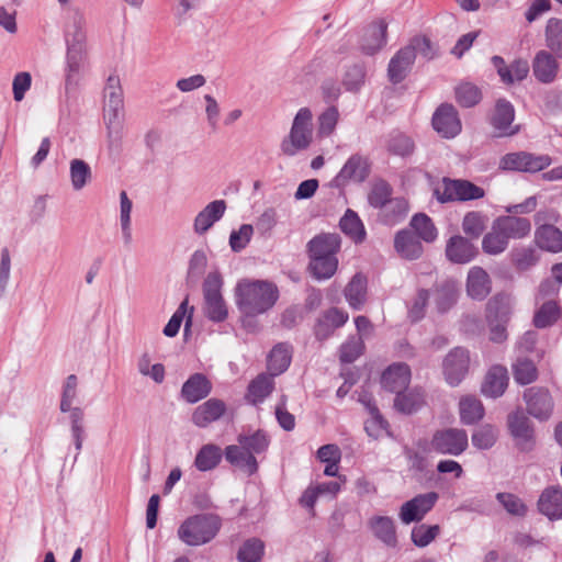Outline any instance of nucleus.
Returning <instances> with one entry per match:
<instances>
[{
  "label": "nucleus",
  "mask_w": 562,
  "mask_h": 562,
  "mask_svg": "<svg viewBox=\"0 0 562 562\" xmlns=\"http://www.w3.org/2000/svg\"><path fill=\"white\" fill-rule=\"evenodd\" d=\"M341 232L353 243L361 244L367 236L364 225L358 214L348 209L339 221Z\"/></svg>",
  "instance_id": "37"
},
{
  "label": "nucleus",
  "mask_w": 562,
  "mask_h": 562,
  "mask_svg": "<svg viewBox=\"0 0 562 562\" xmlns=\"http://www.w3.org/2000/svg\"><path fill=\"white\" fill-rule=\"evenodd\" d=\"M370 175V162L359 154L351 155L333 180L337 188L355 182H363Z\"/></svg>",
  "instance_id": "10"
},
{
  "label": "nucleus",
  "mask_w": 562,
  "mask_h": 562,
  "mask_svg": "<svg viewBox=\"0 0 562 562\" xmlns=\"http://www.w3.org/2000/svg\"><path fill=\"white\" fill-rule=\"evenodd\" d=\"M224 456L227 462L240 468L247 472L248 475L255 474L258 470V462L255 456L247 451L240 443L227 446Z\"/></svg>",
  "instance_id": "30"
},
{
  "label": "nucleus",
  "mask_w": 562,
  "mask_h": 562,
  "mask_svg": "<svg viewBox=\"0 0 562 562\" xmlns=\"http://www.w3.org/2000/svg\"><path fill=\"white\" fill-rule=\"evenodd\" d=\"M439 526L418 525L412 530V541L419 548L427 547L439 535Z\"/></svg>",
  "instance_id": "55"
},
{
  "label": "nucleus",
  "mask_w": 562,
  "mask_h": 562,
  "mask_svg": "<svg viewBox=\"0 0 562 562\" xmlns=\"http://www.w3.org/2000/svg\"><path fill=\"white\" fill-rule=\"evenodd\" d=\"M460 417L463 424L472 425L484 416V408L482 403L472 396H465L459 403Z\"/></svg>",
  "instance_id": "42"
},
{
  "label": "nucleus",
  "mask_w": 562,
  "mask_h": 562,
  "mask_svg": "<svg viewBox=\"0 0 562 562\" xmlns=\"http://www.w3.org/2000/svg\"><path fill=\"white\" fill-rule=\"evenodd\" d=\"M507 247V239L496 223L493 222L490 232H487L482 238V250L486 255L497 256L503 254Z\"/></svg>",
  "instance_id": "40"
},
{
  "label": "nucleus",
  "mask_w": 562,
  "mask_h": 562,
  "mask_svg": "<svg viewBox=\"0 0 562 562\" xmlns=\"http://www.w3.org/2000/svg\"><path fill=\"white\" fill-rule=\"evenodd\" d=\"M425 404L424 393L419 390H413L408 393H401L394 400V406L398 412L412 414Z\"/></svg>",
  "instance_id": "45"
},
{
  "label": "nucleus",
  "mask_w": 562,
  "mask_h": 562,
  "mask_svg": "<svg viewBox=\"0 0 562 562\" xmlns=\"http://www.w3.org/2000/svg\"><path fill=\"white\" fill-rule=\"evenodd\" d=\"M254 228L250 224H243L237 231H233L229 236V246L233 251L239 252L249 244Z\"/></svg>",
  "instance_id": "58"
},
{
  "label": "nucleus",
  "mask_w": 562,
  "mask_h": 562,
  "mask_svg": "<svg viewBox=\"0 0 562 562\" xmlns=\"http://www.w3.org/2000/svg\"><path fill=\"white\" fill-rule=\"evenodd\" d=\"M559 64L555 57L547 50L536 54L532 61V72L536 79L542 83L552 82L558 75Z\"/></svg>",
  "instance_id": "24"
},
{
  "label": "nucleus",
  "mask_w": 562,
  "mask_h": 562,
  "mask_svg": "<svg viewBox=\"0 0 562 562\" xmlns=\"http://www.w3.org/2000/svg\"><path fill=\"white\" fill-rule=\"evenodd\" d=\"M339 113L335 106L328 108L318 117V134L328 136L330 135L338 122Z\"/></svg>",
  "instance_id": "62"
},
{
  "label": "nucleus",
  "mask_w": 562,
  "mask_h": 562,
  "mask_svg": "<svg viewBox=\"0 0 562 562\" xmlns=\"http://www.w3.org/2000/svg\"><path fill=\"white\" fill-rule=\"evenodd\" d=\"M70 181L74 190L80 191L91 180L92 172L90 166L82 159H72L70 161Z\"/></svg>",
  "instance_id": "44"
},
{
  "label": "nucleus",
  "mask_w": 562,
  "mask_h": 562,
  "mask_svg": "<svg viewBox=\"0 0 562 562\" xmlns=\"http://www.w3.org/2000/svg\"><path fill=\"white\" fill-rule=\"evenodd\" d=\"M120 220L121 226L124 235V239L128 243L132 238L131 234V212H132V201L128 199L125 191L120 193Z\"/></svg>",
  "instance_id": "59"
},
{
  "label": "nucleus",
  "mask_w": 562,
  "mask_h": 562,
  "mask_svg": "<svg viewBox=\"0 0 562 562\" xmlns=\"http://www.w3.org/2000/svg\"><path fill=\"white\" fill-rule=\"evenodd\" d=\"M436 492L418 494L412 499L405 502L400 508V519L403 524L409 525L414 521H420L438 501Z\"/></svg>",
  "instance_id": "11"
},
{
  "label": "nucleus",
  "mask_w": 562,
  "mask_h": 562,
  "mask_svg": "<svg viewBox=\"0 0 562 562\" xmlns=\"http://www.w3.org/2000/svg\"><path fill=\"white\" fill-rule=\"evenodd\" d=\"M480 89L470 82H463L456 88V99L461 106L471 108L480 102Z\"/></svg>",
  "instance_id": "51"
},
{
  "label": "nucleus",
  "mask_w": 562,
  "mask_h": 562,
  "mask_svg": "<svg viewBox=\"0 0 562 562\" xmlns=\"http://www.w3.org/2000/svg\"><path fill=\"white\" fill-rule=\"evenodd\" d=\"M513 265L519 270H527L538 262V256L532 248H520L512 252Z\"/></svg>",
  "instance_id": "61"
},
{
  "label": "nucleus",
  "mask_w": 562,
  "mask_h": 562,
  "mask_svg": "<svg viewBox=\"0 0 562 562\" xmlns=\"http://www.w3.org/2000/svg\"><path fill=\"white\" fill-rule=\"evenodd\" d=\"M496 499L502 504L504 509L512 516L524 517L528 512L527 505L524 501L512 493H497Z\"/></svg>",
  "instance_id": "53"
},
{
  "label": "nucleus",
  "mask_w": 562,
  "mask_h": 562,
  "mask_svg": "<svg viewBox=\"0 0 562 562\" xmlns=\"http://www.w3.org/2000/svg\"><path fill=\"white\" fill-rule=\"evenodd\" d=\"M539 513L550 520L562 518V488L560 486L546 487L537 502Z\"/></svg>",
  "instance_id": "16"
},
{
  "label": "nucleus",
  "mask_w": 562,
  "mask_h": 562,
  "mask_svg": "<svg viewBox=\"0 0 562 562\" xmlns=\"http://www.w3.org/2000/svg\"><path fill=\"white\" fill-rule=\"evenodd\" d=\"M411 381V369L406 363L390 366L382 374V386L397 395L408 386Z\"/></svg>",
  "instance_id": "18"
},
{
  "label": "nucleus",
  "mask_w": 562,
  "mask_h": 562,
  "mask_svg": "<svg viewBox=\"0 0 562 562\" xmlns=\"http://www.w3.org/2000/svg\"><path fill=\"white\" fill-rule=\"evenodd\" d=\"M548 155H536L528 151H516L504 155L499 160V169L517 172H538L551 165Z\"/></svg>",
  "instance_id": "7"
},
{
  "label": "nucleus",
  "mask_w": 562,
  "mask_h": 562,
  "mask_svg": "<svg viewBox=\"0 0 562 562\" xmlns=\"http://www.w3.org/2000/svg\"><path fill=\"white\" fill-rule=\"evenodd\" d=\"M273 376L274 375H271V373H260L257 375L248 385L246 400L254 405L263 402L273 391Z\"/></svg>",
  "instance_id": "36"
},
{
  "label": "nucleus",
  "mask_w": 562,
  "mask_h": 562,
  "mask_svg": "<svg viewBox=\"0 0 562 562\" xmlns=\"http://www.w3.org/2000/svg\"><path fill=\"white\" fill-rule=\"evenodd\" d=\"M515 109L513 104L505 100L498 99L491 115L490 122L497 137H508L519 132V126L514 125Z\"/></svg>",
  "instance_id": "12"
},
{
  "label": "nucleus",
  "mask_w": 562,
  "mask_h": 562,
  "mask_svg": "<svg viewBox=\"0 0 562 562\" xmlns=\"http://www.w3.org/2000/svg\"><path fill=\"white\" fill-rule=\"evenodd\" d=\"M391 193L392 190L385 181H378L369 192V204L375 209L383 207L390 201Z\"/></svg>",
  "instance_id": "57"
},
{
  "label": "nucleus",
  "mask_w": 562,
  "mask_h": 562,
  "mask_svg": "<svg viewBox=\"0 0 562 562\" xmlns=\"http://www.w3.org/2000/svg\"><path fill=\"white\" fill-rule=\"evenodd\" d=\"M527 411L535 418L548 419L553 411V400L549 391L543 387H529L524 393Z\"/></svg>",
  "instance_id": "14"
},
{
  "label": "nucleus",
  "mask_w": 562,
  "mask_h": 562,
  "mask_svg": "<svg viewBox=\"0 0 562 562\" xmlns=\"http://www.w3.org/2000/svg\"><path fill=\"white\" fill-rule=\"evenodd\" d=\"M364 349L362 337H351L340 347L339 359L344 363H351L361 356Z\"/></svg>",
  "instance_id": "56"
},
{
  "label": "nucleus",
  "mask_w": 562,
  "mask_h": 562,
  "mask_svg": "<svg viewBox=\"0 0 562 562\" xmlns=\"http://www.w3.org/2000/svg\"><path fill=\"white\" fill-rule=\"evenodd\" d=\"M222 457L223 452L218 446L207 443L202 446L198 451L194 459V465L199 471H211L220 464Z\"/></svg>",
  "instance_id": "38"
},
{
  "label": "nucleus",
  "mask_w": 562,
  "mask_h": 562,
  "mask_svg": "<svg viewBox=\"0 0 562 562\" xmlns=\"http://www.w3.org/2000/svg\"><path fill=\"white\" fill-rule=\"evenodd\" d=\"M469 439L465 430L448 428L434 434L430 446L440 454L459 456L468 448Z\"/></svg>",
  "instance_id": "9"
},
{
  "label": "nucleus",
  "mask_w": 562,
  "mask_h": 562,
  "mask_svg": "<svg viewBox=\"0 0 562 562\" xmlns=\"http://www.w3.org/2000/svg\"><path fill=\"white\" fill-rule=\"evenodd\" d=\"M445 252L449 261L464 265L476 257L477 248L468 238L454 235L448 239Z\"/></svg>",
  "instance_id": "15"
},
{
  "label": "nucleus",
  "mask_w": 562,
  "mask_h": 562,
  "mask_svg": "<svg viewBox=\"0 0 562 562\" xmlns=\"http://www.w3.org/2000/svg\"><path fill=\"white\" fill-rule=\"evenodd\" d=\"M536 245L549 252L562 251V232L550 224H544L538 227L535 232Z\"/></svg>",
  "instance_id": "32"
},
{
  "label": "nucleus",
  "mask_w": 562,
  "mask_h": 562,
  "mask_svg": "<svg viewBox=\"0 0 562 562\" xmlns=\"http://www.w3.org/2000/svg\"><path fill=\"white\" fill-rule=\"evenodd\" d=\"M124 102L123 100L105 101L104 121L108 136L111 140H120L123 131Z\"/></svg>",
  "instance_id": "23"
},
{
  "label": "nucleus",
  "mask_w": 562,
  "mask_h": 562,
  "mask_svg": "<svg viewBox=\"0 0 562 562\" xmlns=\"http://www.w3.org/2000/svg\"><path fill=\"white\" fill-rule=\"evenodd\" d=\"M226 412V404L218 398H210L196 406L192 413V423L199 428H205L218 420Z\"/></svg>",
  "instance_id": "17"
},
{
  "label": "nucleus",
  "mask_w": 562,
  "mask_h": 562,
  "mask_svg": "<svg viewBox=\"0 0 562 562\" xmlns=\"http://www.w3.org/2000/svg\"><path fill=\"white\" fill-rule=\"evenodd\" d=\"M361 401L368 406L372 415L371 419L366 423L364 429L370 437L378 439L386 429L387 423L380 415L378 407L371 404V400L368 402L364 400Z\"/></svg>",
  "instance_id": "54"
},
{
  "label": "nucleus",
  "mask_w": 562,
  "mask_h": 562,
  "mask_svg": "<svg viewBox=\"0 0 562 562\" xmlns=\"http://www.w3.org/2000/svg\"><path fill=\"white\" fill-rule=\"evenodd\" d=\"M221 529V519L211 514L187 518L178 528L179 539L188 546L198 547L213 540Z\"/></svg>",
  "instance_id": "3"
},
{
  "label": "nucleus",
  "mask_w": 562,
  "mask_h": 562,
  "mask_svg": "<svg viewBox=\"0 0 562 562\" xmlns=\"http://www.w3.org/2000/svg\"><path fill=\"white\" fill-rule=\"evenodd\" d=\"M237 442L240 443L252 456H255L267 450L269 446V438L265 431L257 430L251 435H238Z\"/></svg>",
  "instance_id": "47"
},
{
  "label": "nucleus",
  "mask_w": 562,
  "mask_h": 562,
  "mask_svg": "<svg viewBox=\"0 0 562 562\" xmlns=\"http://www.w3.org/2000/svg\"><path fill=\"white\" fill-rule=\"evenodd\" d=\"M223 279L218 271L207 274L203 282L205 314L213 322H223L227 317V307L222 296Z\"/></svg>",
  "instance_id": "6"
},
{
  "label": "nucleus",
  "mask_w": 562,
  "mask_h": 562,
  "mask_svg": "<svg viewBox=\"0 0 562 562\" xmlns=\"http://www.w3.org/2000/svg\"><path fill=\"white\" fill-rule=\"evenodd\" d=\"M457 299V291L452 283H445L436 290V304L440 312H445L450 308Z\"/></svg>",
  "instance_id": "60"
},
{
  "label": "nucleus",
  "mask_w": 562,
  "mask_h": 562,
  "mask_svg": "<svg viewBox=\"0 0 562 562\" xmlns=\"http://www.w3.org/2000/svg\"><path fill=\"white\" fill-rule=\"evenodd\" d=\"M561 315L562 311L558 302L548 300L535 312L532 323L537 328H547L555 324Z\"/></svg>",
  "instance_id": "39"
},
{
  "label": "nucleus",
  "mask_w": 562,
  "mask_h": 562,
  "mask_svg": "<svg viewBox=\"0 0 562 562\" xmlns=\"http://www.w3.org/2000/svg\"><path fill=\"white\" fill-rule=\"evenodd\" d=\"M411 227L419 239L431 243L437 238V229L429 216L426 214H416L411 221Z\"/></svg>",
  "instance_id": "46"
},
{
  "label": "nucleus",
  "mask_w": 562,
  "mask_h": 562,
  "mask_svg": "<svg viewBox=\"0 0 562 562\" xmlns=\"http://www.w3.org/2000/svg\"><path fill=\"white\" fill-rule=\"evenodd\" d=\"M498 438V431L497 429L490 425L485 424L479 427L473 434H472V445L480 449V450H487L491 449Z\"/></svg>",
  "instance_id": "50"
},
{
  "label": "nucleus",
  "mask_w": 562,
  "mask_h": 562,
  "mask_svg": "<svg viewBox=\"0 0 562 562\" xmlns=\"http://www.w3.org/2000/svg\"><path fill=\"white\" fill-rule=\"evenodd\" d=\"M340 246L341 238L335 233H322L308 241L310 269L316 279H329L335 274Z\"/></svg>",
  "instance_id": "2"
},
{
  "label": "nucleus",
  "mask_w": 562,
  "mask_h": 562,
  "mask_svg": "<svg viewBox=\"0 0 562 562\" xmlns=\"http://www.w3.org/2000/svg\"><path fill=\"white\" fill-rule=\"evenodd\" d=\"M407 47H412L414 49L415 56L418 53L428 60L432 59L437 55V48L426 36L414 37Z\"/></svg>",
  "instance_id": "63"
},
{
  "label": "nucleus",
  "mask_w": 562,
  "mask_h": 562,
  "mask_svg": "<svg viewBox=\"0 0 562 562\" xmlns=\"http://www.w3.org/2000/svg\"><path fill=\"white\" fill-rule=\"evenodd\" d=\"M494 222L508 243L509 239H522L531 232V223L526 217L506 215L497 217Z\"/></svg>",
  "instance_id": "25"
},
{
  "label": "nucleus",
  "mask_w": 562,
  "mask_h": 562,
  "mask_svg": "<svg viewBox=\"0 0 562 562\" xmlns=\"http://www.w3.org/2000/svg\"><path fill=\"white\" fill-rule=\"evenodd\" d=\"M348 321V314L338 308H330L318 318L315 325V336L318 340H325L330 337L334 331L344 326Z\"/></svg>",
  "instance_id": "22"
},
{
  "label": "nucleus",
  "mask_w": 562,
  "mask_h": 562,
  "mask_svg": "<svg viewBox=\"0 0 562 562\" xmlns=\"http://www.w3.org/2000/svg\"><path fill=\"white\" fill-rule=\"evenodd\" d=\"M432 126L445 138L456 137L462 128L456 108L449 103L439 105L435 111Z\"/></svg>",
  "instance_id": "13"
},
{
  "label": "nucleus",
  "mask_w": 562,
  "mask_h": 562,
  "mask_svg": "<svg viewBox=\"0 0 562 562\" xmlns=\"http://www.w3.org/2000/svg\"><path fill=\"white\" fill-rule=\"evenodd\" d=\"M508 385V372L503 366H493L486 373L481 391L490 397L503 395Z\"/></svg>",
  "instance_id": "27"
},
{
  "label": "nucleus",
  "mask_w": 562,
  "mask_h": 562,
  "mask_svg": "<svg viewBox=\"0 0 562 562\" xmlns=\"http://www.w3.org/2000/svg\"><path fill=\"white\" fill-rule=\"evenodd\" d=\"M492 290L488 273L482 267H472L467 278V293L473 300H484Z\"/></svg>",
  "instance_id": "20"
},
{
  "label": "nucleus",
  "mask_w": 562,
  "mask_h": 562,
  "mask_svg": "<svg viewBox=\"0 0 562 562\" xmlns=\"http://www.w3.org/2000/svg\"><path fill=\"white\" fill-rule=\"evenodd\" d=\"M278 299L277 285L267 280L243 279L235 288V301L241 314H263L274 306Z\"/></svg>",
  "instance_id": "1"
},
{
  "label": "nucleus",
  "mask_w": 562,
  "mask_h": 562,
  "mask_svg": "<svg viewBox=\"0 0 562 562\" xmlns=\"http://www.w3.org/2000/svg\"><path fill=\"white\" fill-rule=\"evenodd\" d=\"M546 45L558 57H562V20L551 18L544 29Z\"/></svg>",
  "instance_id": "43"
},
{
  "label": "nucleus",
  "mask_w": 562,
  "mask_h": 562,
  "mask_svg": "<svg viewBox=\"0 0 562 562\" xmlns=\"http://www.w3.org/2000/svg\"><path fill=\"white\" fill-rule=\"evenodd\" d=\"M514 379L521 385L530 384L538 378L536 364L526 358L518 359L513 366Z\"/></svg>",
  "instance_id": "48"
},
{
  "label": "nucleus",
  "mask_w": 562,
  "mask_h": 562,
  "mask_svg": "<svg viewBox=\"0 0 562 562\" xmlns=\"http://www.w3.org/2000/svg\"><path fill=\"white\" fill-rule=\"evenodd\" d=\"M313 114L308 108H301L295 114L289 134L282 139L280 149L292 157L307 149L313 143Z\"/></svg>",
  "instance_id": "4"
},
{
  "label": "nucleus",
  "mask_w": 562,
  "mask_h": 562,
  "mask_svg": "<svg viewBox=\"0 0 562 562\" xmlns=\"http://www.w3.org/2000/svg\"><path fill=\"white\" fill-rule=\"evenodd\" d=\"M212 391L211 381L202 373H194L182 385L181 395L190 404L205 398Z\"/></svg>",
  "instance_id": "26"
},
{
  "label": "nucleus",
  "mask_w": 562,
  "mask_h": 562,
  "mask_svg": "<svg viewBox=\"0 0 562 562\" xmlns=\"http://www.w3.org/2000/svg\"><path fill=\"white\" fill-rule=\"evenodd\" d=\"M434 194L441 203L464 202L484 198L485 191L469 180L443 178L434 190Z\"/></svg>",
  "instance_id": "5"
},
{
  "label": "nucleus",
  "mask_w": 562,
  "mask_h": 562,
  "mask_svg": "<svg viewBox=\"0 0 562 562\" xmlns=\"http://www.w3.org/2000/svg\"><path fill=\"white\" fill-rule=\"evenodd\" d=\"M508 427L517 443L526 449L528 443L532 440V428L529 418L521 412H516L508 417Z\"/></svg>",
  "instance_id": "35"
},
{
  "label": "nucleus",
  "mask_w": 562,
  "mask_h": 562,
  "mask_svg": "<svg viewBox=\"0 0 562 562\" xmlns=\"http://www.w3.org/2000/svg\"><path fill=\"white\" fill-rule=\"evenodd\" d=\"M265 552V544L260 539L247 540L238 551L239 562H260Z\"/></svg>",
  "instance_id": "52"
},
{
  "label": "nucleus",
  "mask_w": 562,
  "mask_h": 562,
  "mask_svg": "<svg viewBox=\"0 0 562 562\" xmlns=\"http://www.w3.org/2000/svg\"><path fill=\"white\" fill-rule=\"evenodd\" d=\"M364 81V70L362 66L353 65L347 69L342 83L347 90H358Z\"/></svg>",
  "instance_id": "64"
},
{
  "label": "nucleus",
  "mask_w": 562,
  "mask_h": 562,
  "mask_svg": "<svg viewBox=\"0 0 562 562\" xmlns=\"http://www.w3.org/2000/svg\"><path fill=\"white\" fill-rule=\"evenodd\" d=\"M292 347L289 344H277L268 356L267 368L271 375L283 373L290 366Z\"/></svg>",
  "instance_id": "34"
},
{
  "label": "nucleus",
  "mask_w": 562,
  "mask_h": 562,
  "mask_svg": "<svg viewBox=\"0 0 562 562\" xmlns=\"http://www.w3.org/2000/svg\"><path fill=\"white\" fill-rule=\"evenodd\" d=\"M394 247L397 254L407 260H414L422 256L423 245L413 231L403 229L394 239Z\"/></svg>",
  "instance_id": "29"
},
{
  "label": "nucleus",
  "mask_w": 562,
  "mask_h": 562,
  "mask_svg": "<svg viewBox=\"0 0 562 562\" xmlns=\"http://www.w3.org/2000/svg\"><path fill=\"white\" fill-rule=\"evenodd\" d=\"M368 526L373 535L385 546L394 548L397 544V536L394 521L387 516H373Z\"/></svg>",
  "instance_id": "33"
},
{
  "label": "nucleus",
  "mask_w": 562,
  "mask_h": 562,
  "mask_svg": "<svg viewBox=\"0 0 562 562\" xmlns=\"http://www.w3.org/2000/svg\"><path fill=\"white\" fill-rule=\"evenodd\" d=\"M513 311V300L507 294H496L486 304V322L508 323Z\"/></svg>",
  "instance_id": "31"
},
{
  "label": "nucleus",
  "mask_w": 562,
  "mask_h": 562,
  "mask_svg": "<svg viewBox=\"0 0 562 562\" xmlns=\"http://www.w3.org/2000/svg\"><path fill=\"white\" fill-rule=\"evenodd\" d=\"M470 352L463 347H456L448 352L442 361V373L450 386H458L470 369Z\"/></svg>",
  "instance_id": "8"
},
{
  "label": "nucleus",
  "mask_w": 562,
  "mask_h": 562,
  "mask_svg": "<svg viewBox=\"0 0 562 562\" xmlns=\"http://www.w3.org/2000/svg\"><path fill=\"white\" fill-rule=\"evenodd\" d=\"M415 55L412 47L401 48L394 57L390 60L387 75L393 83L401 82L409 71L414 64Z\"/></svg>",
  "instance_id": "28"
},
{
  "label": "nucleus",
  "mask_w": 562,
  "mask_h": 562,
  "mask_svg": "<svg viewBox=\"0 0 562 562\" xmlns=\"http://www.w3.org/2000/svg\"><path fill=\"white\" fill-rule=\"evenodd\" d=\"M387 23L380 19L372 22L363 32L361 49L368 55L380 50L386 43Z\"/></svg>",
  "instance_id": "21"
},
{
  "label": "nucleus",
  "mask_w": 562,
  "mask_h": 562,
  "mask_svg": "<svg viewBox=\"0 0 562 562\" xmlns=\"http://www.w3.org/2000/svg\"><path fill=\"white\" fill-rule=\"evenodd\" d=\"M226 211L224 200L210 202L194 218L193 229L198 235L205 234L217 221H220Z\"/></svg>",
  "instance_id": "19"
},
{
  "label": "nucleus",
  "mask_w": 562,
  "mask_h": 562,
  "mask_svg": "<svg viewBox=\"0 0 562 562\" xmlns=\"http://www.w3.org/2000/svg\"><path fill=\"white\" fill-rule=\"evenodd\" d=\"M487 217L477 211L468 212L462 220V231L472 238H479L486 227Z\"/></svg>",
  "instance_id": "49"
},
{
  "label": "nucleus",
  "mask_w": 562,
  "mask_h": 562,
  "mask_svg": "<svg viewBox=\"0 0 562 562\" xmlns=\"http://www.w3.org/2000/svg\"><path fill=\"white\" fill-rule=\"evenodd\" d=\"M367 280L363 276L357 273L352 277L345 290V296L349 305L359 310L366 302Z\"/></svg>",
  "instance_id": "41"
}]
</instances>
